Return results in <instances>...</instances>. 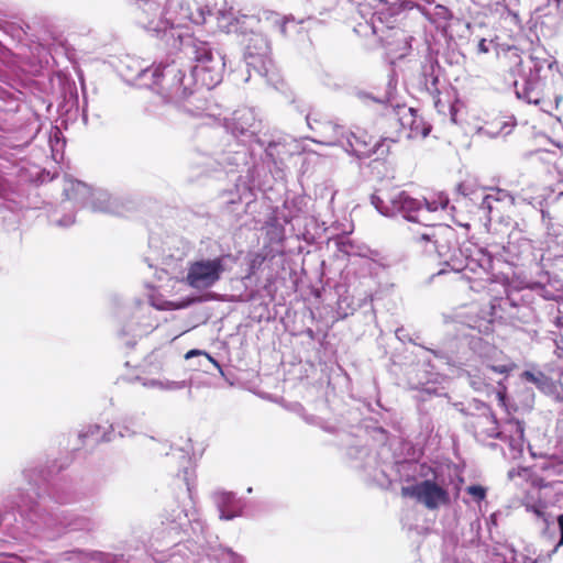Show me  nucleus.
<instances>
[{
    "label": "nucleus",
    "instance_id": "obj_1",
    "mask_svg": "<svg viewBox=\"0 0 563 563\" xmlns=\"http://www.w3.org/2000/svg\"><path fill=\"white\" fill-rule=\"evenodd\" d=\"M136 23L177 49L175 57L153 67L142 68L140 79H152L157 92V102L148 106V112L157 117H170L183 112L191 117L201 115L208 109L202 88H214L222 81L224 57L213 46L188 32L186 23L206 22L202 12L195 16L181 1L168 0L165 8L154 0H135Z\"/></svg>",
    "mask_w": 563,
    "mask_h": 563
},
{
    "label": "nucleus",
    "instance_id": "obj_2",
    "mask_svg": "<svg viewBox=\"0 0 563 563\" xmlns=\"http://www.w3.org/2000/svg\"><path fill=\"white\" fill-rule=\"evenodd\" d=\"M42 471L37 468H26L23 476L29 487L19 493L15 501L18 510L30 526V533H43L48 539H55L68 531H90L95 528V521L82 515L66 510L54 512L46 511V497L40 493L41 486L38 478Z\"/></svg>",
    "mask_w": 563,
    "mask_h": 563
},
{
    "label": "nucleus",
    "instance_id": "obj_3",
    "mask_svg": "<svg viewBox=\"0 0 563 563\" xmlns=\"http://www.w3.org/2000/svg\"><path fill=\"white\" fill-rule=\"evenodd\" d=\"M466 325L468 332L462 331L459 334L457 352L445 356V360L449 365L460 367L467 374L470 385L475 390L483 391L492 384L490 372L508 374L512 367L507 364H490V356L495 353V349L478 335L483 331L482 319L470 321ZM434 355L442 358L438 352H434Z\"/></svg>",
    "mask_w": 563,
    "mask_h": 563
},
{
    "label": "nucleus",
    "instance_id": "obj_4",
    "mask_svg": "<svg viewBox=\"0 0 563 563\" xmlns=\"http://www.w3.org/2000/svg\"><path fill=\"white\" fill-rule=\"evenodd\" d=\"M371 202L385 217L400 213L408 221L429 227L433 221L442 219L450 200L444 192L419 199L404 190L378 189L372 195Z\"/></svg>",
    "mask_w": 563,
    "mask_h": 563
},
{
    "label": "nucleus",
    "instance_id": "obj_5",
    "mask_svg": "<svg viewBox=\"0 0 563 563\" xmlns=\"http://www.w3.org/2000/svg\"><path fill=\"white\" fill-rule=\"evenodd\" d=\"M416 242L428 254H437L440 263L449 267L452 272L461 273L470 271L475 273L477 268L486 272L490 267V255L478 251V258L464 254L463 250L457 247V233L448 224L430 225L419 235Z\"/></svg>",
    "mask_w": 563,
    "mask_h": 563
},
{
    "label": "nucleus",
    "instance_id": "obj_6",
    "mask_svg": "<svg viewBox=\"0 0 563 563\" xmlns=\"http://www.w3.org/2000/svg\"><path fill=\"white\" fill-rule=\"evenodd\" d=\"M203 522L195 517V512L189 514L185 509H173L161 527L156 528L152 534L151 549L156 553H164L169 550H176L181 553L183 549H188L184 541L189 542L191 533L196 537V543L200 541L203 533Z\"/></svg>",
    "mask_w": 563,
    "mask_h": 563
},
{
    "label": "nucleus",
    "instance_id": "obj_7",
    "mask_svg": "<svg viewBox=\"0 0 563 563\" xmlns=\"http://www.w3.org/2000/svg\"><path fill=\"white\" fill-rule=\"evenodd\" d=\"M306 120L308 126L320 134L319 140L313 139L317 143L341 146L346 153L360 159L368 158L374 154L384 155L386 153L383 144L374 142V139L365 131L344 132L343 128L338 124L318 120H313L317 124L314 126L310 114L307 115Z\"/></svg>",
    "mask_w": 563,
    "mask_h": 563
},
{
    "label": "nucleus",
    "instance_id": "obj_8",
    "mask_svg": "<svg viewBox=\"0 0 563 563\" xmlns=\"http://www.w3.org/2000/svg\"><path fill=\"white\" fill-rule=\"evenodd\" d=\"M64 194L69 201H74L80 207L111 214H123V205L118 198L101 189L92 190L79 180H67Z\"/></svg>",
    "mask_w": 563,
    "mask_h": 563
},
{
    "label": "nucleus",
    "instance_id": "obj_9",
    "mask_svg": "<svg viewBox=\"0 0 563 563\" xmlns=\"http://www.w3.org/2000/svg\"><path fill=\"white\" fill-rule=\"evenodd\" d=\"M227 257L222 255L189 261L186 266V273L183 274L180 282L197 291H205L214 287L227 271Z\"/></svg>",
    "mask_w": 563,
    "mask_h": 563
},
{
    "label": "nucleus",
    "instance_id": "obj_10",
    "mask_svg": "<svg viewBox=\"0 0 563 563\" xmlns=\"http://www.w3.org/2000/svg\"><path fill=\"white\" fill-rule=\"evenodd\" d=\"M529 63V74L523 77V82L515 84L516 95L528 103L539 104L544 102L541 99V73L544 68L551 69L556 62L543 47L536 46L531 49Z\"/></svg>",
    "mask_w": 563,
    "mask_h": 563
},
{
    "label": "nucleus",
    "instance_id": "obj_11",
    "mask_svg": "<svg viewBox=\"0 0 563 563\" xmlns=\"http://www.w3.org/2000/svg\"><path fill=\"white\" fill-rule=\"evenodd\" d=\"M460 411L473 418L470 421L475 435L482 439L503 438L504 431H500L499 424L489 406L481 400L472 399L466 405L461 404Z\"/></svg>",
    "mask_w": 563,
    "mask_h": 563
},
{
    "label": "nucleus",
    "instance_id": "obj_12",
    "mask_svg": "<svg viewBox=\"0 0 563 563\" xmlns=\"http://www.w3.org/2000/svg\"><path fill=\"white\" fill-rule=\"evenodd\" d=\"M244 59L249 68L258 75L267 76L273 68L271 58V44L261 32H252L245 44Z\"/></svg>",
    "mask_w": 563,
    "mask_h": 563
},
{
    "label": "nucleus",
    "instance_id": "obj_13",
    "mask_svg": "<svg viewBox=\"0 0 563 563\" xmlns=\"http://www.w3.org/2000/svg\"><path fill=\"white\" fill-rule=\"evenodd\" d=\"M401 494L406 497L416 498L431 510L450 503L449 492L443 485L431 479H424L416 485L402 487Z\"/></svg>",
    "mask_w": 563,
    "mask_h": 563
},
{
    "label": "nucleus",
    "instance_id": "obj_14",
    "mask_svg": "<svg viewBox=\"0 0 563 563\" xmlns=\"http://www.w3.org/2000/svg\"><path fill=\"white\" fill-rule=\"evenodd\" d=\"M225 128L242 143H260L257 131L260 121L253 109L241 108L235 110L229 119H225Z\"/></svg>",
    "mask_w": 563,
    "mask_h": 563
},
{
    "label": "nucleus",
    "instance_id": "obj_15",
    "mask_svg": "<svg viewBox=\"0 0 563 563\" xmlns=\"http://www.w3.org/2000/svg\"><path fill=\"white\" fill-rule=\"evenodd\" d=\"M157 325L158 319L154 311L144 302H140L133 320L123 327L121 335H131L133 340H126L125 344L132 346L136 338L151 333Z\"/></svg>",
    "mask_w": 563,
    "mask_h": 563
},
{
    "label": "nucleus",
    "instance_id": "obj_16",
    "mask_svg": "<svg viewBox=\"0 0 563 563\" xmlns=\"http://www.w3.org/2000/svg\"><path fill=\"white\" fill-rule=\"evenodd\" d=\"M397 114L401 128L408 130L407 137H426L429 134L431 126L418 115L417 110L402 106L398 107Z\"/></svg>",
    "mask_w": 563,
    "mask_h": 563
},
{
    "label": "nucleus",
    "instance_id": "obj_17",
    "mask_svg": "<svg viewBox=\"0 0 563 563\" xmlns=\"http://www.w3.org/2000/svg\"><path fill=\"white\" fill-rule=\"evenodd\" d=\"M170 463L178 465V476H183L189 496L191 497V479L195 475L194 462L190 456L189 450L183 448H172L167 453Z\"/></svg>",
    "mask_w": 563,
    "mask_h": 563
},
{
    "label": "nucleus",
    "instance_id": "obj_18",
    "mask_svg": "<svg viewBox=\"0 0 563 563\" xmlns=\"http://www.w3.org/2000/svg\"><path fill=\"white\" fill-rule=\"evenodd\" d=\"M214 504L220 512V519L231 520L243 515V503L229 492H216Z\"/></svg>",
    "mask_w": 563,
    "mask_h": 563
},
{
    "label": "nucleus",
    "instance_id": "obj_19",
    "mask_svg": "<svg viewBox=\"0 0 563 563\" xmlns=\"http://www.w3.org/2000/svg\"><path fill=\"white\" fill-rule=\"evenodd\" d=\"M372 32L380 37L390 52L397 54L398 57H404L410 49V38L401 30H394L388 36H383V30L375 24L372 20Z\"/></svg>",
    "mask_w": 563,
    "mask_h": 563
},
{
    "label": "nucleus",
    "instance_id": "obj_20",
    "mask_svg": "<svg viewBox=\"0 0 563 563\" xmlns=\"http://www.w3.org/2000/svg\"><path fill=\"white\" fill-rule=\"evenodd\" d=\"M253 21L254 16L239 15L232 8L217 12L218 26L225 33L243 32V26Z\"/></svg>",
    "mask_w": 563,
    "mask_h": 563
},
{
    "label": "nucleus",
    "instance_id": "obj_21",
    "mask_svg": "<svg viewBox=\"0 0 563 563\" xmlns=\"http://www.w3.org/2000/svg\"><path fill=\"white\" fill-rule=\"evenodd\" d=\"M531 249V242L528 239L520 236L519 233L510 234L507 245L503 247L504 258L514 264L516 260L529 254Z\"/></svg>",
    "mask_w": 563,
    "mask_h": 563
},
{
    "label": "nucleus",
    "instance_id": "obj_22",
    "mask_svg": "<svg viewBox=\"0 0 563 563\" xmlns=\"http://www.w3.org/2000/svg\"><path fill=\"white\" fill-rule=\"evenodd\" d=\"M500 431L505 432L503 438H499L500 440L508 441L509 446L512 450H522L525 443V427L522 422L518 420H508Z\"/></svg>",
    "mask_w": 563,
    "mask_h": 563
},
{
    "label": "nucleus",
    "instance_id": "obj_23",
    "mask_svg": "<svg viewBox=\"0 0 563 563\" xmlns=\"http://www.w3.org/2000/svg\"><path fill=\"white\" fill-rule=\"evenodd\" d=\"M111 431L106 432L102 437H98L100 427L99 426H90L86 433L82 437H95L96 441L110 442L114 439L113 433H118L119 437L125 438L131 437L135 433V431L128 426L125 422H117L110 426Z\"/></svg>",
    "mask_w": 563,
    "mask_h": 563
},
{
    "label": "nucleus",
    "instance_id": "obj_24",
    "mask_svg": "<svg viewBox=\"0 0 563 563\" xmlns=\"http://www.w3.org/2000/svg\"><path fill=\"white\" fill-rule=\"evenodd\" d=\"M481 199L479 208L487 213L492 212L494 205L497 202H507L510 206L515 205V198L508 191L499 188L492 189L489 194H482Z\"/></svg>",
    "mask_w": 563,
    "mask_h": 563
},
{
    "label": "nucleus",
    "instance_id": "obj_25",
    "mask_svg": "<svg viewBox=\"0 0 563 563\" xmlns=\"http://www.w3.org/2000/svg\"><path fill=\"white\" fill-rule=\"evenodd\" d=\"M141 382L146 388L164 391L179 390L189 386L186 380H170L167 378H143Z\"/></svg>",
    "mask_w": 563,
    "mask_h": 563
},
{
    "label": "nucleus",
    "instance_id": "obj_26",
    "mask_svg": "<svg viewBox=\"0 0 563 563\" xmlns=\"http://www.w3.org/2000/svg\"><path fill=\"white\" fill-rule=\"evenodd\" d=\"M539 390L553 397L555 401L563 405V385L561 383L554 382L548 377L544 385H541Z\"/></svg>",
    "mask_w": 563,
    "mask_h": 563
},
{
    "label": "nucleus",
    "instance_id": "obj_27",
    "mask_svg": "<svg viewBox=\"0 0 563 563\" xmlns=\"http://www.w3.org/2000/svg\"><path fill=\"white\" fill-rule=\"evenodd\" d=\"M286 153V147L280 142H269L265 148L266 157L276 166L283 162Z\"/></svg>",
    "mask_w": 563,
    "mask_h": 563
},
{
    "label": "nucleus",
    "instance_id": "obj_28",
    "mask_svg": "<svg viewBox=\"0 0 563 563\" xmlns=\"http://www.w3.org/2000/svg\"><path fill=\"white\" fill-rule=\"evenodd\" d=\"M343 246L344 252L350 256L372 257V255L376 254L368 246L354 241H347Z\"/></svg>",
    "mask_w": 563,
    "mask_h": 563
},
{
    "label": "nucleus",
    "instance_id": "obj_29",
    "mask_svg": "<svg viewBox=\"0 0 563 563\" xmlns=\"http://www.w3.org/2000/svg\"><path fill=\"white\" fill-rule=\"evenodd\" d=\"M145 306H148L152 310H172V309H178L181 306L176 305L172 301H168L164 299L159 295L151 294L148 295V302H144Z\"/></svg>",
    "mask_w": 563,
    "mask_h": 563
},
{
    "label": "nucleus",
    "instance_id": "obj_30",
    "mask_svg": "<svg viewBox=\"0 0 563 563\" xmlns=\"http://www.w3.org/2000/svg\"><path fill=\"white\" fill-rule=\"evenodd\" d=\"M526 510L536 516L537 519L542 520L545 525H549L550 520L547 516V505L542 501L537 503H525Z\"/></svg>",
    "mask_w": 563,
    "mask_h": 563
},
{
    "label": "nucleus",
    "instance_id": "obj_31",
    "mask_svg": "<svg viewBox=\"0 0 563 563\" xmlns=\"http://www.w3.org/2000/svg\"><path fill=\"white\" fill-rule=\"evenodd\" d=\"M213 556L220 563H243V559L234 553L232 550L227 548H220L214 553Z\"/></svg>",
    "mask_w": 563,
    "mask_h": 563
},
{
    "label": "nucleus",
    "instance_id": "obj_32",
    "mask_svg": "<svg viewBox=\"0 0 563 563\" xmlns=\"http://www.w3.org/2000/svg\"><path fill=\"white\" fill-rule=\"evenodd\" d=\"M521 377L526 382L533 384L538 389L541 387V385H544V382L548 378V376L541 371H525L521 374Z\"/></svg>",
    "mask_w": 563,
    "mask_h": 563
},
{
    "label": "nucleus",
    "instance_id": "obj_33",
    "mask_svg": "<svg viewBox=\"0 0 563 563\" xmlns=\"http://www.w3.org/2000/svg\"><path fill=\"white\" fill-rule=\"evenodd\" d=\"M267 21H271L274 25H276L282 34L287 33V25L294 20L290 18H280L279 14L271 12L266 16Z\"/></svg>",
    "mask_w": 563,
    "mask_h": 563
},
{
    "label": "nucleus",
    "instance_id": "obj_34",
    "mask_svg": "<svg viewBox=\"0 0 563 563\" xmlns=\"http://www.w3.org/2000/svg\"><path fill=\"white\" fill-rule=\"evenodd\" d=\"M60 136H62L60 130L58 128H53L49 133V144H51L53 153L58 152L59 151L58 147L62 148L64 146V142L60 141ZM53 155L55 156V154H53Z\"/></svg>",
    "mask_w": 563,
    "mask_h": 563
},
{
    "label": "nucleus",
    "instance_id": "obj_35",
    "mask_svg": "<svg viewBox=\"0 0 563 563\" xmlns=\"http://www.w3.org/2000/svg\"><path fill=\"white\" fill-rule=\"evenodd\" d=\"M543 91V88H541V92ZM541 99L544 101V102H541L539 103L538 106L540 107V109L545 112V113H549V114H552V111L554 109H556L559 107V103L561 102L562 98L560 96H556L555 97V100L554 102L550 101V100H545L543 98V95L541 93Z\"/></svg>",
    "mask_w": 563,
    "mask_h": 563
},
{
    "label": "nucleus",
    "instance_id": "obj_36",
    "mask_svg": "<svg viewBox=\"0 0 563 563\" xmlns=\"http://www.w3.org/2000/svg\"><path fill=\"white\" fill-rule=\"evenodd\" d=\"M194 356L202 357L206 363H211L217 368H220L219 363L213 357H211L208 353H206V352H202V351H199V350H190L189 352L186 353V358L187 360L191 358Z\"/></svg>",
    "mask_w": 563,
    "mask_h": 563
},
{
    "label": "nucleus",
    "instance_id": "obj_37",
    "mask_svg": "<svg viewBox=\"0 0 563 563\" xmlns=\"http://www.w3.org/2000/svg\"><path fill=\"white\" fill-rule=\"evenodd\" d=\"M466 492L476 500L482 501L486 497V489L481 485H472L466 488Z\"/></svg>",
    "mask_w": 563,
    "mask_h": 563
},
{
    "label": "nucleus",
    "instance_id": "obj_38",
    "mask_svg": "<svg viewBox=\"0 0 563 563\" xmlns=\"http://www.w3.org/2000/svg\"><path fill=\"white\" fill-rule=\"evenodd\" d=\"M51 222L54 225L60 227V228H67L75 222V218L73 214L65 216L62 219H55L54 217L51 218Z\"/></svg>",
    "mask_w": 563,
    "mask_h": 563
},
{
    "label": "nucleus",
    "instance_id": "obj_39",
    "mask_svg": "<svg viewBox=\"0 0 563 563\" xmlns=\"http://www.w3.org/2000/svg\"><path fill=\"white\" fill-rule=\"evenodd\" d=\"M184 544L189 548L185 542ZM186 551H189V553H192V550L190 549H183L181 553H177L176 550H174L172 553L168 554V559L172 561V563H181L178 556L184 560H189V556L186 554Z\"/></svg>",
    "mask_w": 563,
    "mask_h": 563
},
{
    "label": "nucleus",
    "instance_id": "obj_40",
    "mask_svg": "<svg viewBox=\"0 0 563 563\" xmlns=\"http://www.w3.org/2000/svg\"><path fill=\"white\" fill-rule=\"evenodd\" d=\"M459 191L464 196H477V191L472 189L470 184L464 181L459 185Z\"/></svg>",
    "mask_w": 563,
    "mask_h": 563
},
{
    "label": "nucleus",
    "instance_id": "obj_41",
    "mask_svg": "<svg viewBox=\"0 0 563 563\" xmlns=\"http://www.w3.org/2000/svg\"><path fill=\"white\" fill-rule=\"evenodd\" d=\"M49 499L54 500L57 504H66L70 500L68 496L59 495L56 490L53 493V495L49 496Z\"/></svg>",
    "mask_w": 563,
    "mask_h": 563
},
{
    "label": "nucleus",
    "instance_id": "obj_42",
    "mask_svg": "<svg viewBox=\"0 0 563 563\" xmlns=\"http://www.w3.org/2000/svg\"><path fill=\"white\" fill-rule=\"evenodd\" d=\"M0 563H24L20 558L13 555H4L0 553Z\"/></svg>",
    "mask_w": 563,
    "mask_h": 563
},
{
    "label": "nucleus",
    "instance_id": "obj_43",
    "mask_svg": "<svg viewBox=\"0 0 563 563\" xmlns=\"http://www.w3.org/2000/svg\"><path fill=\"white\" fill-rule=\"evenodd\" d=\"M477 51L483 54L488 53L489 52V43L485 38H482L478 42Z\"/></svg>",
    "mask_w": 563,
    "mask_h": 563
},
{
    "label": "nucleus",
    "instance_id": "obj_44",
    "mask_svg": "<svg viewBox=\"0 0 563 563\" xmlns=\"http://www.w3.org/2000/svg\"><path fill=\"white\" fill-rule=\"evenodd\" d=\"M558 523L560 528V541L558 542L554 550H556L560 545L563 544V514L558 517Z\"/></svg>",
    "mask_w": 563,
    "mask_h": 563
},
{
    "label": "nucleus",
    "instance_id": "obj_45",
    "mask_svg": "<svg viewBox=\"0 0 563 563\" xmlns=\"http://www.w3.org/2000/svg\"><path fill=\"white\" fill-rule=\"evenodd\" d=\"M437 81H438V78H437V77H433V78H432V87H433V88H429V90H430L432 93H433V92H438V89H437V87H435Z\"/></svg>",
    "mask_w": 563,
    "mask_h": 563
},
{
    "label": "nucleus",
    "instance_id": "obj_46",
    "mask_svg": "<svg viewBox=\"0 0 563 563\" xmlns=\"http://www.w3.org/2000/svg\"><path fill=\"white\" fill-rule=\"evenodd\" d=\"M554 353L559 358H563V349L560 347L559 345H556V350Z\"/></svg>",
    "mask_w": 563,
    "mask_h": 563
},
{
    "label": "nucleus",
    "instance_id": "obj_47",
    "mask_svg": "<svg viewBox=\"0 0 563 563\" xmlns=\"http://www.w3.org/2000/svg\"><path fill=\"white\" fill-rule=\"evenodd\" d=\"M555 324H556L558 327H560V328H562V327H563V316H558V317L555 318Z\"/></svg>",
    "mask_w": 563,
    "mask_h": 563
},
{
    "label": "nucleus",
    "instance_id": "obj_48",
    "mask_svg": "<svg viewBox=\"0 0 563 563\" xmlns=\"http://www.w3.org/2000/svg\"><path fill=\"white\" fill-rule=\"evenodd\" d=\"M492 2H494L496 5H499L501 4L505 0H490Z\"/></svg>",
    "mask_w": 563,
    "mask_h": 563
},
{
    "label": "nucleus",
    "instance_id": "obj_49",
    "mask_svg": "<svg viewBox=\"0 0 563 563\" xmlns=\"http://www.w3.org/2000/svg\"><path fill=\"white\" fill-rule=\"evenodd\" d=\"M345 300H346V298L341 299V300L339 301L340 309H342V305L345 302Z\"/></svg>",
    "mask_w": 563,
    "mask_h": 563
},
{
    "label": "nucleus",
    "instance_id": "obj_50",
    "mask_svg": "<svg viewBox=\"0 0 563 563\" xmlns=\"http://www.w3.org/2000/svg\"><path fill=\"white\" fill-rule=\"evenodd\" d=\"M154 560L157 561V562H163L165 560V556H163V558H155L154 556Z\"/></svg>",
    "mask_w": 563,
    "mask_h": 563
},
{
    "label": "nucleus",
    "instance_id": "obj_51",
    "mask_svg": "<svg viewBox=\"0 0 563 563\" xmlns=\"http://www.w3.org/2000/svg\"><path fill=\"white\" fill-rule=\"evenodd\" d=\"M441 11L445 12L446 13V9L444 7H438Z\"/></svg>",
    "mask_w": 563,
    "mask_h": 563
},
{
    "label": "nucleus",
    "instance_id": "obj_52",
    "mask_svg": "<svg viewBox=\"0 0 563 563\" xmlns=\"http://www.w3.org/2000/svg\"><path fill=\"white\" fill-rule=\"evenodd\" d=\"M498 396H499V399L503 400L504 399V396L501 395V393H498Z\"/></svg>",
    "mask_w": 563,
    "mask_h": 563
},
{
    "label": "nucleus",
    "instance_id": "obj_53",
    "mask_svg": "<svg viewBox=\"0 0 563 563\" xmlns=\"http://www.w3.org/2000/svg\"><path fill=\"white\" fill-rule=\"evenodd\" d=\"M445 272H446V269H441V271L439 272V274H443V273H445Z\"/></svg>",
    "mask_w": 563,
    "mask_h": 563
},
{
    "label": "nucleus",
    "instance_id": "obj_54",
    "mask_svg": "<svg viewBox=\"0 0 563 563\" xmlns=\"http://www.w3.org/2000/svg\"><path fill=\"white\" fill-rule=\"evenodd\" d=\"M562 158H563V152H562Z\"/></svg>",
    "mask_w": 563,
    "mask_h": 563
}]
</instances>
